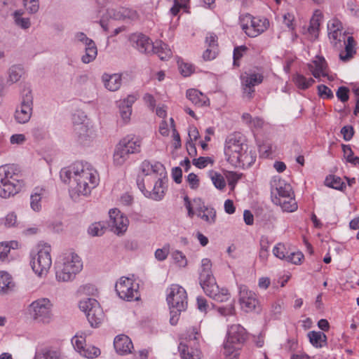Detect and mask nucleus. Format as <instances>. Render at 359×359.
<instances>
[{"label":"nucleus","mask_w":359,"mask_h":359,"mask_svg":"<svg viewBox=\"0 0 359 359\" xmlns=\"http://www.w3.org/2000/svg\"><path fill=\"white\" fill-rule=\"evenodd\" d=\"M60 177L69 184L72 196H87L97 184L99 175L90 165L76 163L60 171Z\"/></svg>","instance_id":"1"},{"label":"nucleus","mask_w":359,"mask_h":359,"mask_svg":"<svg viewBox=\"0 0 359 359\" xmlns=\"http://www.w3.org/2000/svg\"><path fill=\"white\" fill-rule=\"evenodd\" d=\"M224 154L227 161L233 166L249 165L253 157L248 153V144L240 133L230 135L225 143Z\"/></svg>","instance_id":"2"},{"label":"nucleus","mask_w":359,"mask_h":359,"mask_svg":"<svg viewBox=\"0 0 359 359\" xmlns=\"http://www.w3.org/2000/svg\"><path fill=\"white\" fill-rule=\"evenodd\" d=\"M212 264L210 259H203L200 271L199 283L206 295L216 302H227L230 293L225 287H219L216 283L211 271Z\"/></svg>","instance_id":"3"},{"label":"nucleus","mask_w":359,"mask_h":359,"mask_svg":"<svg viewBox=\"0 0 359 359\" xmlns=\"http://www.w3.org/2000/svg\"><path fill=\"white\" fill-rule=\"evenodd\" d=\"M83 264L80 257L74 252L65 253L62 262L57 264L55 276L59 282L72 280L76 273L82 269Z\"/></svg>","instance_id":"4"},{"label":"nucleus","mask_w":359,"mask_h":359,"mask_svg":"<svg viewBox=\"0 0 359 359\" xmlns=\"http://www.w3.org/2000/svg\"><path fill=\"white\" fill-rule=\"evenodd\" d=\"M22 187V182L17 179L15 169L11 165L0 167V196L9 198L18 193Z\"/></svg>","instance_id":"5"},{"label":"nucleus","mask_w":359,"mask_h":359,"mask_svg":"<svg viewBox=\"0 0 359 359\" xmlns=\"http://www.w3.org/2000/svg\"><path fill=\"white\" fill-rule=\"evenodd\" d=\"M245 330L240 325H231L228 330V336L224 344V354L226 359H238V350L245 340Z\"/></svg>","instance_id":"6"},{"label":"nucleus","mask_w":359,"mask_h":359,"mask_svg":"<svg viewBox=\"0 0 359 359\" xmlns=\"http://www.w3.org/2000/svg\"><path fill=\"white\" fill-rule=\"evenodd\" d=\"M164 178L165 175L154 179L151 182L148 183V179H140V176H138L137 184L140 190L146 197L159 201L164 196L166 189Z\"/></svg>","instance_id":"7"},{"label":"nucleus","mask_w":359,"mask_h":359,"mask_svg":"<svg viewBox=\"0 0 359 359\" xmlns=\"http://www.w3.org/2000/svg\"><path fill=\"white\" fill-rule=\"evenodd\" d=\"M50 252L51 248L49 245H40L37 253L32 258V268L39 276L46 274L51 266Z\"/></svg>","instance_id":"8"},{"label":"nucleus","mask_w":359,"mask_h":359,"mask_svg":"<svg viewBox=\"0 0 359 359\" xmlns=\"http://www.w3.org/2000/svg\"><path fill=\"white\" fill-rule=\"evenodd\" d=\"M79 308L86 314V317L92 327H98L104 318L102 309L98 302L93 298L83 299L79 302Z\"/></svg>","instance_id":"9"},{"label":"nucleus","mask_w":359,"mask_h":359,"mask_svg":"<svg viewBox=\"0 0 359 359\" xmlns=\"http://www.w3.org/2000/svg\"><path fill=\"white\" fill-rule=\"evenodd\" d=\"M166 299L170 308L179 312L184 311L187 306V292L179 285L173 284L170 286Z\"/></svg>","instance_id":"10"},{"label":"nucleus","mask_w":359,"mask_h":359,"mask_svg":"<svg viewBox=\"0 0 359 359\" xmlns=\"http://www.w3.org/2000/svg\"><path fill=\"white\" fill-rule=\"evenodd\" d=\"M32 100L31 90H23L21 104L15 112V118L18 123H25L29 121L32 113Z\"/></svg>","instance_id":"11"},{"label":"nucleus","mask_w":359,"mask_h":359,"mask_svg":"<svg viewBox=\"0 0 359 359\" xmlns=\"http://www.w3.org/2000/svg\"><path fill=\"white\" fill-rule=\"evenodd\" d=\"M115 287L120 298L127 301L138 299V285L131 279L125 277L121 278Z\"/></svg>","instance_id":"12"},{"label":"nucleus","mask_w":359,"mask_h":359,"mask_svg":"<svg viewBox=\"0 0 359 359\" xmlns=\"http://www.w3.org/2000/svg\"><path fill=\"white\" fill-rule=\"evenodd\" d=\"M30 311L32 317L39 321L48 322L51 317V304L48 299H38L32 303Z\"/></svg>","instance_id":"13"},{"label":"nucleus","mask_w":359,"mask_h":359,"mask_svg":"<svg viewBox=\"0 0 359 359\" xmlns=\"http://www.w3.org/2000/svg\"><path fill=\"white\" fill-rule=\"evenodd\" d=\"M246 19L250 21V25H243V29L250 37H256L266 31L269 25V22L266 18H259L248 15Z\"/></svg>","instance_id":"14"},{"label":"nucleus","mask_w":359,"mask_h":359,"mask_svg":"<svg viewBox=\"0 0 359 359\" xmlns=\"http://www.w3.org/2000/svg\"><path fill=\"white\" fill-rule=\"evenodd\" d=\"M239 303L245 312H252L259 306L257 294L250 290L245 285L239 287Z\"/></svg>","instance_id":"15"},{"label":"nucleus","mask_w":359,"mask_h":359,"mask_svg":"<svg viewBox=\"0 0 359 359\" xmlns=\"http://www.w3.org/2000/svg\"><path fill=\"white\" fill-rule=\"evenodd\" d=\"M75 40L85 46V54L81 57L82 62L88 64L93 61L97 55V49L95 42L87 37L83 32H77L75 34Z\"/></svg>","instance_id":"16"},{"label":"nucleus","mask_w":359,"mask_h":359,"mask_svg":"<svg viewBox=\"0 0 359 359\" xmlns=\"http://www.w3.org/2000/svg\"><path fill=\"white\" fill-rule=\"evenodd\" d=\"M140 169L144 175V177H140V179H148V183L154 179L165 175L163 165L158 162L152 164L150 161L145 160L141 163Z\"/></svg>","instance_id":"17"},{"label":"nucleus","mask_w":359,"mask_h":359,"mask_svg":"<svg viewBox=\"0 0 359 359\" xmlns=\"http://www.w3.org/2000/svg\"><path fill=\"white\" fill-rule=\"evenodd\" d=\"M109 225L114 229V232L116 234L124 233L129 224L127 217L123 215L121 211L116 208L109 210Z\"/></svg>","instance_id":"18"},{"label":"nucleus","mask_w":359,"mask_h":359,"mask_svg":"<svg viewBox=\"0 0 359 359\" xmlns=\"http://www.w3.org/2000/svg\"><path fill=\"white\" fill-rule=\"evenodd\" d=\"M130 42L132 46L140 52L149 54L153 48L154 43L151 39L142 33H135L130 35Z\"/></svg>","instance_id":"19"},{"label":"nucleus","mask_w":359,"mask_h":359,"mask_svg":"<svg viewBox=\"0 0 359 359\" xmlns=\"http://www.w3.org/2000/svg\"><path fill=\"white\" fill-rule=\"evenodd\" d=\"M241 80L243 93L250 99L252 93L255 92L254 86L262 82L263 76L259 74H246L241 76Z\"/></svg>","instance_id":"20"},{"label":"nucleus","mask_w":359,"mask_h":359,"mask_svg":"<svg viewBox=\"0 0 359 359\" xmlns=\"http://www.w3.org/2000/svg\"><path fill=\"white\" fill-rule=\"evenodd\" d=\"M271 194L273 197H282L294 194L292 187L279 177H274L271 181Z\"/></svg>","instance_id":"21"},{"label":"nucleus","mask_w":359,"mask_h":359,"mask_svg":"<svg viewBox=\"0 0 359 359\" xmlns=\"http://www.w3.org/2000/svg\"><path fill=\"white\" fill-rule=\"evenodd\" d=\"M74 133L77 137V141L84 146L90 144L95 137L94 131L83 123L75 125Z\"/></svg>","instance_id":"22"},{"label":"nucleus","mask_w":359,"mask_h":359,"mask_svg":"<svg viewBox=\"0 0 359 359\" xmlns=\"http://www.w3.org/2000/svg\"><path fill=\"white\" fill-rule=\"evenodd\" d=\"M308 68L316 79L327 76V64L322 56L317 55L311 63L308 64Z\"/></svg>","instance_id":"23"},{"label":"nucleus","mask_w":359,"mask_h":359,"mask_svg":"<svg viewBox=\"0 0 359 359\" xmlns=\"http://www.w3.org/2000/svg\"><path fill=\"white\" fill-rule=\"evenodd\" d=\"M281 196L272 197L273 203L276 205H280L285 212H292L297 210L298 205L294 194Z\"/></svg>","instance_id":"24"},{"label":"nucleus","mask_w":359,"mask_h":359,"mask_svg":"<svg viewBox=\"0 0 359 359\" xmlns=\"http://www.w3.org/2000/svg\"><path fill=\"white\" fill-rule=\"evenodd\" d=\"M125 149L130 154L139 153L141 151L142 140L135 135H128L120 140Z\"/></svg>","instance_id":"25"},{"label":"nucleus","mask_w":359,"mask_h":359,"mask_svg":"<svg viewBox=\"0 0 359 359\" xmlns=\"http://www.w3.org/2000/svg\"><path fill=\"white\" fill-rule=\"evenodd\" d=\"M114 346L116 352L121 355L130 353L133 348L130 339L124 334L118 335L114 339Z\"/></svg>","instance_id":"26"},{"label":"nucleus","mask_w":359,"mask_h":359,"mask_svg":"<svg viewBox=\"0 0 359 359\" xmlns=\"http://www.w3.org/2000/svg\"><path fill=\"white\" fill-rule=\"evenodd\" d=\"M48 194L45 187H37L34 189L30 196V205L33 210L38 212L41 210V201L42 198L47 197Z\"/></svg>","instance_id":"27"},{"label":"nucleus","mask_w":359,"mask_h":359,"mask_svg":"<svg viewBox=\"0 0 359 359\" xmlns=\"http://www.w3.org/2000/svg\"><path fill=\"white\" fill-rule=\"evenodd\" d=\"M102 79L105 88L110 91L117 90L121 85V76L118 74H104Z\"/></svg>","instance_id":"28"},{"label":"nucleus","mask_w":359,"mask_h":359,"mask_svg":"<svg viewBox=\"0 0 359 359\" xmlns=\"http://www.w3.org/2000/svg\"><path fill=\"white\" fill-rule=\"evenodd\" d=\"M178 349L183 359H201V352L197 348H189V345L181 342Z\"/></svg>","instance_id":"29"},{"label":"nucleus","mask_w":359,"mask_h":359,"mask_svg":"<svg viewBox=\"0 0 359 359\" xmlns=\"http://www.w3.org/2000/svg\"><path fill=\"white\" fill-rule=\"evenodd\" d=\"M151 53L156 54L161 60H168L172 54L168 46L161 41H156L154 43L153 48L151 49Z\"/></svg>","instance_id":"30"},{"label":"nucleus","mask_w":359,"mask_h":359,"mask_svg":"<svg viewBox=\"0 0 359 359\" xmlns=\"http://www.w3.org/2000/svg\"><path fill=\"white\" fill-rule=\"evenodd\" d=\"M34 359H62V355L57 348H43L36 352Z\"/></svg>","instance_id":"31"},{"label":"nucleus","mask_w":359,"mask_h":359,"mask_svg":"<svg viewBox=\"0 0 359 359\" xmlns=\"http://www.w3.org/2000/svg\"><path fill=\"white\" fill-rule=\"evenodd\" d=\"M187 97L193 104L198 107L207 105L209 102L204 94L196 89L188 90Z\"/></svg>","instance_id":"32"},{"label":"nucleus","mask_w":359,"mask_h":359,"mask_svg":"<svg viewBox=\"0 0 359 359\" xmlns=\"http://www.w3.org/2000/svg\"><path fill=\"white\" fill-rule=\"evenodd\" d=\"M344 44L345 45V53L344 52L340 53L339 58L344 62L348 61L355 54V43L353 36H348L346 41L344 40Z\"/></svg>","instance_id":"33"},{"label":"nucleus","mask_w":359,"mask_h":359,"mask_svg":"<svg viewBox=\"0 0 359 359\" xmlns=\"http://www.w3.org/2000/svg\"><path fill=\"white\" fill-rule=\"evenodd\" d=\"M130 154L125 149L119 142L116 146L113 160L116 165H122L128 158Z\"/></svg>","instance_id":"34"},{"label":"nucleus","mask_w":359,"mask_h":359,"mask_svg":"<svg viewBox=\"0 0 359 359\" xmlns=\"http://www.w3.org/2000/svg\"><path fill=\"white\" fill-rule=\"evenodd\" d=\"M308 337L311 344L316 348L323 347V343H325L327 339L326 335L322 332H309Z\"/></svg>","instance_id":"35"},{"label":"nucleus","mask_w":359,"mask_h":359,"mask_svg":"<svg viewBox=\"0 0 359 359\" xmlns=\"http://www.w3.org/2000/svg\"><path fill=\"white\" fill-rule=\"evenodd\" d=\"M325 184L327 187L338 190H342L344 187H345V184L342 180L336 175L327 176L325 180Z\"/></svg>","instance_id":"36"},{"label":"nucleus","mask_w":359,"mask_h":359,"mask_svg":"<svg viewBox=\"0 0 359 359\" xmlns=\"http://www.w3.org/2000/svg\"><path fill=\"white\" fill-rule=\"evenodd\" d=\"M294 81L296 84V86L302 90L307 89L311 86H312L315 81L312 78L306 79L305 76H304L302 74H297L294 77Z\"/></svg>","instance_id":"37"},{"label":"nucleus","mask_w":359,"mask_h":359,"mask_svg":"<svg viewBox=\"0 0 359 359\" xmlns=\"http://www.w3.org/2000/svg\"><path fill=\"white\" fill-rule=\"evenodd\" d=\"M18 247V243L16 241H11L9 243H0V260L5 261L11 249H15Z\"/></svg>","instance_id":"38"},{"label":"nucleus","mask_w":359,"mask_h":359,"mask_svg":"<svg viewBox=\"0 0 359 359\" xmlns=\"http://www.w3.org/2000/svg\"><path fill=\"white\" fill-rule=\"evenodd\" d=\"M208 175L217 189L222 190L226 187L224 178L220 173L214 170H210L209 171Z\"/></svg>","instance_id":"39"},{"label":"nucleus","mask_w":359,"mask_h":359,"mask_svg":"<svg viewBox=\"0 0 359 359\" xmlns=\"http://www.w3.org/2000/svg\"><path fill=\"white\" fill-rule=\"evenodd\" d=\"M328 34L333 46L336 48H341V43L345 39V35L342 34V31L328 30Z\"/></svg>","instance_id":"40"},{"label":"nucleus","mask_w":359,"mask_h":359,"mask_svg":"<svg viewBox=\"0 0 359 359\" xmlns=\"http://www.w3.org/2000/svg\"><path fill=\"white\" fill-rule=\"evenodd\" d=\"M23 69L19 65H13L8 70V81L12 83L18 81L22 76Z\"/></svg>","instance_id":"41"},{"label":"nucleus","mask_w":359,"mask_h":359,"mask_svg":"<svg viewBox=\"0 0 359 359\" xmlns=\"http://www.w3.org/2000/svg\"><path fill=\"white\" fill-rule=\"evenodd\" d=\"M342 150L344 158L348 162L355 165H359V157L353 156V151L349 145L342 144Z\"/></svg>","instance_id":"42"},{"label":"nucleus","mask_w":359,"mask_h":359,"mask_svg":"<svg viewBox=\"0 0 359 359\" xmlns=\"http://www.w3.org/2000/svg\"><path fill=\"white\" fill-rule=\"evenodd\" d=\"M11 277L6 272L0 271V292H6L11 288Z\"/></svg>","instance_id":"43"},{"label":"nucleus","mask_w":359,"mask_h":359,"mask_svg":"<svg viewBox=\"0 0 359 359\" xmlns=\"http://www.w3.org/2000/svg\"><path fill=\"white\" fill-rule=\"evenodd\" d=\"M22 13L16 11L13 13V18L16 25L22 29H27L30 27V21L29 18H22Z\"/></svg>","instance_id":"44"},{"label":"nucleus","mask_w":359,"mask_h":359,"mask_svg":"<svg viewBox=\"0 0 359 359\" xmlns=\"http://www.w3.org/2000/svg\"><path fill=\"white\" fill-rule=\"evenodd\" d=\"M80 354L88 358H94L100 355V350L95 346H88L86 345L83 348V351H81Z\"/></svg>","instance_id":"45"},{"label":"nucleus","mask_w":359,"mask_h":359,"mask_svg":"<svg viewBox=\"0 0 359 359\" xmlns=\"http://www.w3.org/2000/svg\"><path fill=\"white\" fill-rule=\"evenodd\" d=\"M200 216L205 222L212 224L215 221L216 211L212 208H205L203 214H201Z\"/></svg>","instance_id":"46"},{"label":"nucleus","mask_w":359,"mask_h":359,"mask_svg":"<svg viewBox=\"0 0 359 359\" xmlns=\"http://www.w3.org/2000/svg\"><path fill=\"white\" fill-rule=\"evenodd\" d=\"M72 343L74 348L81 353V351H83V348L86 344L85 337L82 335L76 334L72 339Z\"/></svg>","instance_id":"47"},{"label":"nucleus","mask_w":359,"mask_h":359,"mask_svg":"<svg viewBox=\"0 0 359 359\" xmlns=\"http://www.w3.org/2000/svg\"><path fill=\"white\" fill-rule=\"evenodd\" d=\"M214 160L211 157L201 156L193 160V164L197 168L202 169L208 166V164L212 165Z\"/></svg>","instance_id":"48"},{"label":"nucleus","mask_w":359,"mask_h":359,"mask_svg":"<svg viewBox=\"0 0 359 359\" xmlns=\"http://www.w3.org/2000/svg\"><path fill=\"white\" fill-rule=\"evenodd\" d=\"M248 50L245 46L236 47L233 50V65L239 66L238 60L243 57L244 53Z\"/></svg>","instance_id":"49"},{"label":"nucleus","mask_w":359,"mask_h":359,"mask_svg":"<svg viewBox=\"0 0 359 359\" xmlns=\"http://www.w3.org/2000/svg\"><path fill=\"white\" fill-rule=\"evenodd\" d=\"M23 4L29 13H36L39 11V0H27V1H23Z\"/></svg>","instance_id":"50"},{"label":"nucleus","mask_w":359,"mask_h":359,"mask_svg":"<svg viewBox=\"0 0 359 359\" xmlns=\"http://www.w3.org/2000/svg\"><path fill=\"white\" fill-rule=\"evenodd\" d=\"M218 54V47L207 48L203 53V59L209 61L215 59Z\"/></svg>","instance_id":"51"},{"label":"nucleus","mask_w":359,"mask_h":359,"mask_svg":"<svg viewBox=\"0 0 359 359\" xmlns=\"http://www.w3.org/2000/svg\"><path fill=\"white\" fill-rule=\"evenodd\" d=\"M88 233L93 236H99L104 233L103 226L100 223L93 224L88 228Z\"/></svg>","instance_id":"52"},{"label":"nucleus","mask_w":359,"mask_h":359,"mask_svg":"<svg viewBox=\"0 0 359 359\" xmlns=\"http://www.w3.org/2000/svg\"><path fill=\"white\" fill-rule=\"evenodd\" d=\"M318 94L322 98H332L334 96L332 90L323 84L318 86Z\"/></svg>","instance_id":"53"},{"label":"nucleus","mask_w":359,"mask_h":359,"mask_svg":"<svg viewBox=\"0 0 359 359\" xmlns=\"http://www.w3.org/2000/svg\"><path fill=\"white\" fill-rule=\"evenodd\" d=\"M304 259V255L301 252H292L287 256L286 260L294 264H299Z\"/></svg>","instance_id":"54"},{"label":"nucleus","mask_w":359,"mask_h":359,"mask_svg":"<svg viewBox=\"0 0 359 359\" xmlns=\"http://www.w3.org/2000/svg\"><path fill=\"white\" fill-rule=\"evenodd\" d=\"M285 248L284 245H283L281 243H278L273 248V253L276 257H278L279 259H286L287 256L285 255Z\"/></svg>","instance_id":"55"},{"label":"nucleus","mask_w":359,"mask_h":359,"mask_svg":"<svg viewBox=\"0 0 359 359\" xmlns=\"http://www.w3.org/2000/svg\"><path fill=\"white\" fill-rule=\"evenodd\" d=\"M327 30L342 31L343 25L341 22L337 18H332L327 23Z\"/></svg>","instance_id":"56"},{"label":"nucleus","mask_w":359,"mask_h":359,"mask_svg":"<svg viewBox=\"0 0 359 359\" xmlns=\"http://www.w3.org/2000/svg\"><path fill=\"white\" fill-rule=\"evenodd\" d=\"M120 109V114L124 122H128L130 118L132 109L128 108V106L120 104L118 105Z\"/></svg>","instance_id":"57"},{"label":"nucleus","mask_w":359,"mask_h":359,"mask_svg":"<svg viewBox=\"0 0 359 359\" xmlns=\"http://www.w3.org/2000/svg\"><path fill=\"white\" fill-rule=\"evenodd\" d=\"M217 311L219 313L223 316H233L235 314V307L232 304L226 306L219 307Z\"/></svg>","instance_id":"58"},{"label":"nucleus","mask_w":359,"mask_h":359,"mask_svg":"<svg viewBox=\"0 0 359 359\" xmlns=\"http://www.w3.org/2000/svg\"><path fill=\"white\" fill-rule=\"evenodd\" d=\"M187 181L192 189H196L199 187V179L198 176L193 172L189 174Z\"/></svg>","instance_id":"59"},{"label":"nucleus","mask_w":359,"mask_h":359,"mask_svg":"<svg viewBox=\"0 0 359 359\" xmlns=\"http://www.w3.org/2000/svg\"><path fill=\"white\" fill-rule=\"evenodd\" d=\"M181 74L184 76H190L194 72V67L191 64L182 63L179 66Z\"/></svg>","instance_id":"60"},{"label":"nucleus","mask_w":359,"mask_h":359,"mask_svg":"<svg viewBox=\"0 0 359 359\" xmlns=\"http://www.w3.org/2000/svg\"><path fill=\"white\" fill-rule=\"evenodd\" d=\"M337 97L343 102L348 100V89L346 87L341 86L337 91Z\"/></svg>","instance_id":"61"},{"label":"nucleus","mask_w":359,"mask_h":359,"mask_svg":"<svg viewBox=\"0 0 359 359\" xmlns=\"http://www.w3.org/2000/svg\"><path fill=\"white\" fill-rule=\"evenodd\" d=\"M341 133L343 135L344 139L348 141L353 137L354 133L353 128L349 126H344L341 130Z\"/></svg>","instance_id":"62"},{"label":"nucleus","mask_w":359,"mask_h":359,"mask_svg":"<svg viewBox=\"0 0 359 359\" xmlns=\"http://www.w3.org/2000/svg\"><path fill=\"white\" fill-rule=\"evenodd\" d=\"M173 257L180 266H185L187 264L186 257L182 252H175L173 254Z\"/></svg>","instance_id":"63"},{"label":"nucleus","mask_w":359,"mask_h":359,"mask_svg":"<svg viewBox=\"0 0 359 359\" xmlns=\"http://www.w3.org/2000/svg\"><path fill=\"white\" fill-rule=\"evenodd\" d=\"M169 254V249L168 248H163L161 249H157L155 252V257L158 261L165 260Z\"/></svg>","instance_id":"64"}]
</instances>
